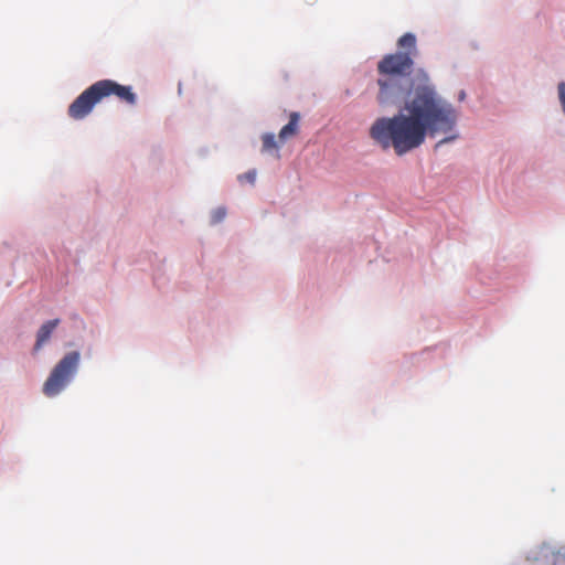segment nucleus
<instances>
[{
    "instance_id": "obj_1",
    "label": "nucleus",
    "mask_w": 565,
    "mask_h": 565,
    "mask_svg": "<svg viewBox=\"0 0 565 565\" xmlns=\"http://www.w3.org/2000/svg\"><path fill=\"white\" fill-rule=\"evenodd\" d=\"M397 46L402 51L386 54L377 63L376 100L384 107L405 102L407 114L377 118L370 127V137L382 149L393 148L397 156H403L420 147L427 135L452 132L458 111L436 92L426 72L418 70L412 76L417 55L416 36L405 33Z\"/></svg>"
},
{
    "instance_id": "obj_2",
    "label": "nucleus",
    "mask_w": 565,
    "mask_h": 565,
    "mask_svg": "<svg viewBox=\"0 0 565 565\" xmlns=\"http://www.w3.org/2000/svg\"><path fill=\"white\" fill-rule=\"evenodd\" d=\"M111 95L129 105H135L137 102V96L130 86L120 85L113 79H102L87 87L68 106V116L76 120L83 119L92 113L95 105Z\"/></svg>"
},
{
    "instance_id": "obj_3",
    "label": "nucleus",
    "mask_w": 565,
    "mask_h": 565,
    "mask_svg": "<svg viewBox=\"0 0 565 565\" xmlns=\"http://www.w3.org/2000/svg\"><path fill=\"white\" fill-rule=\"evenodd\" d=\"M81 361L78 351L65 354L51 371L43 384V394L47 397L58 395L71 383L75 376Z\"/></svg>"
},
{
    "instance_id": "obj_4",
    "label": "nucleus",
    "mask_w": 565,
    "mask_h": 565,
    "mask_svg": "<svg viewBox=\"0 0 565 565\" xmlns=\"http://www.w3.org/2000/svg\"><path fill=\"white\" fill-rule=\"evenodd\" d=\"M299 120H300L299 113L294 111L289 115V122L287 125H285L278 134V139H279L280 143H284L286 140L298 135Z\"/></svg>"
},
{
    "instance_id": "obj_5",
    "label": "nucleus",
    "mask_w": 565,
    "mask_h": 565,
    "mask_svg": "<svg viewBox=\"0 0 565 565\" xmlns=\"http://www.w3.org/2000/svg\"><path fill=\"white\" fill-rule=\"evenodd\" d=\"M60 324V319H53L44 322L38 331L34 351H39L51 338V334Z\"/></svg>"
},
{
    "instance_id": "obj_6",
    "label": "nucleus",
    "mask_w": 565,
    "mask_h": 565,
    "mask_svg": "<svg viewBox=\"0 0 565 565\" xmlns=\"http://www.w3.org/2000/svg\"><path fill=\"white\" fill-rule=\"evenodd\" d=\"M262 141H263V148H262L263 152H268V151L278 149V143L273 134H264L262 137Z\"/></svg>"
},
{
    "instance_id": "obj_7",
    "label": "nucleus",
    "mask_w": 565,
    "mask_h": 565,
    "mask_svg": "<svg viewBox=\"0 0 565 565\" xmlns=\"http://www.w3.org/2000/svg\"><path fill=\"white\" fill-rule=\"evenodd\" d=\"M225 215H226V210L224 207H217L212 213V223L216 224V223L223 221Z\"/></svg>"
},
{
    "instance_id": "obj_8",
    "label": "nucleus",
    "mask_w": 565,
    "mask_h": 565,
    "mask_svg": "<svg viewBox=\"0 0 565 565\" xmlns=\"http://www.w3.org/2000/svg\"><path fill=\"white\" fill-rule=\"evenodd\" d=\"M239 179L241 180L244 179V180L248 181L249 183H254L255 179H256V172L255 171L246 172L244 175H241Z\"/></svg>"
},
{
    "instance_id": "obj_9",
    "label": "nucleus",
    "mask_w": 565,
    "mask_h": 565,
    "mask_svg": "<svg viewBox=\"0 0 565 565\" xmlns=\"http://www.w3.org/2000/svg\"><path fill=\"white\" fill-rule=\"evenodd\" d=\"M456 138H457V135H456V134H455V135H451V136H449V137H446V138L441 139V140L437 143V147H438V146H440V145H444V143H446V142L452 141V140H455Z\"/></svg>"
}]
</instances>
